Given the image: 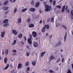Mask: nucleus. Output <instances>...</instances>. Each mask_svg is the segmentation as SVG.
<instances>
[{"mask_svg":"<svg viewBox=\"0 0 73 73\" xmlns=\"http://www.w3.org/2000/svg\"><path fill=\"white\" fill-rule=\"evenodd\" d=\"M30 21H31V19H28L27 20V22H28V23H29Z\"/></svg>","mask_w":73,"mask_h":73,"instance_id":"79ce46f5","label":"nucleus"},{"mask_svg":"<svg viewBox=\"0 0 73 73\" xmlns=\"http://www.w3.org/2000/svg\"><path fill=\"white\" fill-rule=\"evenodd\" d=\"M68 7V5H67L65 8V10H66V9H67Z\"/></svg>","mask_w":73,"mask_h":73,"instance_id":"09e8293b","label":"nucleus"},{"mask_svg":"<svg viewBox=\"0 0 73 73\" xmlns=\"http://www.w3.org/2000/svg\"><path fill=\"white\" fill-rule=\"evenodd\" d=\"M62 27H63V28H64V29H65L66 30L67 29L66 28V26H63Z\"/></svg>","mask_w":73,"mask_h":73,"instance_id":"a19ab883","label":"nucleus"},{"mask_svg":"<svg viewBox=\"0 0 73 73\" xmlns=\"http://www.w3.org/2000/svg\"><path fill=\"white\" fill-rule=\"evenodd\" d=\"M67 36V35L66 34H66L65 35V36H64V42L66 41V36Z\"/></svg>","mask_w":73,"mask_h":73,"instance_id":"dca6fc26","label":"nucleus"},{"mask_svg":"<svg viewBox=\"0 0 73 73\" xmlns=\"http://www.w3.org/2000/svg\"><path fill=\"white\" fill-rule=\"evenodd\" d=\"M23 36V35L21 34H20L19 35V38H19V39H21V37H22Z\"/></svg>","mask_w":73,"mask_h":73,"instance_id":"f3484780","label":"nucleus"},{"mask_svg":"<svg viewBox=\"0 0 73 73\" xmlns=\"http://www.w3.org/2000/svg\"><path fill=\"white\" fill-rule=\"evenodd\" d=\"M64 58H63L62 59V62H64Z\"/></svg>","mask_w":73,"mask_h":73,"instance_id":"3c124183","label":"nucleus"},{"mask_svg":"<svg viewBox=\"0 0 73 73\" xmlns=\"http://www.w3.org/2000/svg\"><path fill=\"white\" fill-rule=\"evenodd\" d=\"M12 32L15 35H17V32L16 30L13 29L12 31Z\"/></svg>","mask_w":73,"mask_h":73,"instance_id":"7ed1b4c3","label":"nucleus"},{"mask_svg":"<svg viewBox=\"0 0 73 73\" xmlns=\"http://www.w3.org/2000/svg\"><path fill=\"white\" fill-rule=\"evenodd\" d=\"M44 27L45 28H46V29H49V26L48 25H45Z\"/></svg>","mask_w":73,"mask_h":73,"instance_id":"9b49d317","label":"nucleus"},{"mask_svg":"<svg viewBox=\"0 0 73 73\" xmlns=\"http://www.w3.org/2000/svg\"><path fill=\"white\" fill-rule=\"evenodd\" d=\"M7 60H8L7 58L5 57L4 59V62L5 64H6L7 62Z\"/></svg>","mask_w":73,"mask_h":73,"instance_id":"f8f14e48","label":"nucleus"},{"mask_svg":"<svg viewBox=\"0 0 73 73\" xmlns=\"http://www.w3.org/2000/svg\"><path fill=\"white\" fill-rule=\"evenodd\" d=\"M45 28H44V27L42 29V32L44 33L45 32Z\"/></svg>","mask_w":73,"mask_h":73,"instance_id":"6ab92c4d","label":"nucleus"},{"mask_svg":"<svg viewBox=\"0 0 73 73\" xmlns=\"http://www.w3.org/2000/svg\"><path fill=\"white\" fill-rule=\"evenodd\" d=\"M60 61V58H59V59H58L56 61V62H59V61Z\"/></svg>","mask_w":73,"mask_h":73,"instance_id":"a18cd8bd","label":"nucleus"},{"mask_svg":"<svg viewBox=\"0 0 73 73\" xmlns=\"http://www.w3.org/2000/svg\"><path fill=\"white\" fill-rule=\"evenodd\" d=\"M13 53H16V52H17V51L16 50H14L12 51Z\"/></svg>","mask_w":73,"mask_h":73,"instance_id":"7c9ffc66","label":"nucleus"},{"mask_svg":"<svg viewBox=\"0 0 73 73\" xmlns=\"http://www.w3.org/2000/svg\"><path fill=\"white\" fill-rule=\"evenodd\" d=\"M42 20H40V22H39V24H41V23H42Z\"/></svg>","mask_w":73,"mask_h":73,"instance_id":"864d4df0","label":"nucleus"},{"mask_svg":"<svg viewBox=\"0 0 73 73\" xmlns=\"http://www.w3.org/2000/svg\"><path fill=\"white\" fill-rule=\"evenodd\" d=\"M27 48H28V49H29V45H27Z\"/></svg>","mask_w":73,"mask_h":73,"instance_id":"4d7b16f0","label":"nucleus"},{"mask_svg":"<svg viewBox=\"0 0 73 73\" xmlns=\"http://www.w3.org/2000/svg\"><path fill=\"white\" fill-rule=\"evenodd\" d=\"M56 1H54L53 2V5H56Z\"/></svg>","mask_w":73,"mask_h":73,"instance_id":"4c0bfd02","label":"nucleus"},{"mask_svg":"<svg viewBox=\"0 0 73 73\" xmlns=\"http://www.w3.org/2000/svg\"><path fill=\"white\" fill-rule=\"evenodd\" d=\"M17 12V8H15V9H14V13H16V12Z\"/></svg>","mask_w":73,"mask_h":73,"instance_id":"58836bf2","label":"nucleus"},{"mask_svg":"<svg viewBox=\"0 0 73 73\" xmlns=\"http://www.w3.org/2000/svg\"><path fill=\"white\" fill-rule=\"evenodd\" d=\"M45 53H46V52H43L41 53L40 56L41 57H43V56L44 55V54H45Z\"/></svg>","mask_w":73,"mask_h":73,"instance_id":"2eb2a0df","label":"nucleus"},{"mask_svg":"<svg viewBox=\"0 0 73 73\" xmlns=\"http://www.w3.org/2000/svg\"><path fill=\"white\" fill-rule=\"evenodd\" d=\"M51 21L53 23V21H54V18H52L51 19Z\"/></svg>","mask_w":73,"mask_h":73,"instance_id":"ea45409f","label":"nucleus"},{"mask_svg":"<svg viewBox=\"0 0 73 73\" xmlns=\"http://www.w3.org/2000/svg\"><path fill=\"white\" fill-rule=\"evenodd\" d=\"M16 43V40H15L13 41V42L11 44V45H14V44H15Z\"/></svg>","mask_w":73,"mask_h":73,"instance_id":"a211bd4d","label":"nucleus"},{"mask_svg":"<svg viewBox=\"0 0 73 73\" xmlns=\"http://www.w3.org/2000/svg\"><path fill=\"white\" fill-rule=\"evenodd\" d=\"M21 22V19L20 18H19V23H20Z\"/></svg>","mask_w":73,"mask_h":73,"instance_id":"e433bc0d","label":"nucleus"},{"mask_svg":"<svg viewBox=\"0 0 73 73\" xmlns=\"http://www.w3.org/2000/svg\"><path fill=\"white\" fill-rule=\"evenodd\" d=\"M9 1H5L4 3V5H7L8 4Z\"/></svg>","mask_w":73,"mask_h":73,"instance_id":"aec40b11","label":"nucleus"},{"mask_svg":"<svg viewBox=\"0 0 73 73\" xmlns=\"http://www.w3.org/2000/svg\"><path fill=\"white\" fill-rule=\"evenodd\" d=\"M10 2H12L13 1V0H10Z\"/></svg>","mask_w":73,"mask_h":73,"instance_id":"774afa93","label":"nucleus"},{"mask_svg":"<svg viewBox=\"0 0 73 73\" xmlns=\"http://www.w3.org/2000/svg\"><path fill=\"white\" fill-rule=\"evenodd\" d=\"M32 64L33 65H36V61H33L32 62Z\"/></svg>","mask_w":73,"mask_h":73,"instance_id":"bb28decb","label":"nucleus"},{"mask_svg":"<svg viewBox=\"0 0 73 73\" xmlns=\"http://www.w3.org/2000/svg\"><path fill=\"white\" fill-rule=\"evenodd\" d=\"M5 54L6 55H7V54H8V49H7L6 50Z\"/></svg>","mask_w":73,"mask_h":73,"instance_id":"a878e982","label":"nucleus"},{"mask_svg":"<svg viewBox=\"0 0 73 73\" xmlns=\"http://www.w3.org/2000/svg\"><path fill=\"white\" fill-rule=\"evenodd\" d=\"M16 1V0H13V3H15V2Z\"/></svg>","mask_w":73,"mask_h":73,"instance_id":"680f3d73","label":"nucleus"},{"mask_svg":"<svg viewBox=\"0 0 73 73\" xmlns=\"http://www.w3.org/2000/svg\"><path fill=\"white\" fill-rule=\"evenodd\" d=\"M48 33H47L46 34V36H48Z\"/></svg>","mask_w":73,"mask_h":73,"instance_id":"0e129e2a","label":"nucleus"},{"mask_svg":"<svg viewBox=\"0 0 73 73\" xmlns=\"http://www.w3.org/2000/svg\"><path fill=\"white\" fill-rule=\"evenodd\" d=\"M50 18H49L47 20V22H49L50 21Z\"/></svg>","mask_w":73,"mask_h":73,"instance_id":"8fccbe9b","label":"nucleus"},{"mask_svg":"<svg viewBox=\"0 0 73 73\" xmlns=\"http://www.w3.org/2000/svg\"><path fill=\"white\" fill-rule=\"evenodd\" d=\"M8 23V19H6L4 20L3 21V24H5L3 25V27H8L9 26V23Z\"/></svg>","mask_w":73,"mask_h":73,"instance_id":"f257e3e1","label":"nucleus"},{"mask_svg":"<svg viewBox=\"0 0 73 73\" xmlns=\"http://www.w3.org/2000/svg\"><path fill=\"white\" fill-rule=\"evenodd\" d=\"M12 54L13 56H15V55H16V54L13 53Z\"/></svg>","mask_w":73,"mask_h":73,"instance_id":"13d9d810","label":"nucleus"},{"mask_svg":"<svg viewBox=\"0 0 73 73\" xmlns=\"http://www.w3.org/2000/svg\"><path fill=\"white\" fill-rule=\"evenodd\" d=\"M54 57L52 56H51L49 57V59L50 60H52V59H54Z\"/></svg>","mask_w":73,"mask_h":73,"instance_id":"ddd939ff","label":"nucleus"},{"mask_svg":"<svg viewBox=\"0 0 73 73\" xmlns=\"http://www.w3.org/2000/svg\"><path fill=\"white\" fill-rule=\"evenodd\" d=\"M28 42H29V44H32V40L31 38H29L28 39Z\"/></svg>","mask_w":73,"mask_h":73,"instance_id":"1a4fd4ad","label":"nucleus"},{"mask_svg":"<svg viewBox=\"0 0 73 73\" xmlns=\"http://www.w3.org/2000/svg\"><path fill=\"white\" fill-rule=\"evenodd\" d=\"M72 69H73V64H72Z\"/></svg>","mask_w":73,"mask_h":73,"instance_id":"e2e57ef3","label":"nucleus"},{"mask_svg":"<svg viewBox=\"0 0 73 73\" xmlns=\"http://www.w3.org/2000/svg\"><path fill=\"white\" fill-rule=\"evenodd\" d=\"M66 13H69V9H66V10H65Z\"/></svg>","mask_w":73,"mask_h":73,"instance_id":"2f4dec72","label":"nucleus"},{"mask_svg":"<svg viewBox=\"0 0 73 73\" xmlns=\"http://www.w3.org/2000/svg\"><path fill=\"white\" fill-rule=\"evenodd\" d=\"M29 10L30 11H31V12H34V11H35V9L34 8H30Z\"/></svg>","mask_w":73,"mask_h":73,"instance_id":"9d476101","label":"nucleus"},{"mask_svg":"<svg viewBox=\"0 0 73 73\" xmlns=\"http://www.w3.org/2000/svg\"><path fill=\"white\" fill-rule=\"evenodd\" d=\"M60 25V24L59 23H57L56 24V27H59Z\"/></svg>","mask_w":73,"mask_h":73,"instance_id":"72a5a7b5","label":"nucleus"},{"mask_svg":"<svg viewBox=\"0 0 73 73\" xmlns=\"http://www.w3.org/2000/svg\"><path fill=\"white\" fill-rule=\"evenodd\" d=\"M29 70H30V68L28 67L27 69V71H29Z\"/></svg>","mask_w":73,"mask_h":73,"instance_id":"c03bdc74","label":"nucleus"},{"mask_svg":"<svg viewBox=\"0 0 73 73\" xmlns=\"http://www.w3.org/2000/svg\"><path fill=\"white\" fill-rule=\"evenodd\" d=\"M33 45L34 47H37L38 46V43L36 42H34Z\"/></svg>","mask_w":73,"mask_h":73,"instance_id":"0eeeda50","label":"nucleus"},{"mask_svg":"<svg viewBox=\"0 0 73 73\" xmlns=\"http://www.w3.org/2000/svg\"><path fill=\"white\" fill-rule=\"evenodd\" d=\"M29 37L32 38V35H29Z\"/></svg>","mask_w":73,"mask_h":73,"instance_id":"de8ad7c7","label":"nucleus"},{"mask_svg":"<svg viewBox=\"0 0 73 73\" xmlns=\"http://www.w3.org/2000/svg\"><path fill=\"white\" fill-rule=\"evenodd\" d=\"M49 73H54L55 72H54V71L52 70H49Z\"/></svg>","mask_w":73,"mask_h":73,"instance_id":"393cba45","label":"nucleus"},{"mask_svg":"<svg viewBox=\"0 0 73 73\" xmlns=\"http://www.w3.org/2000/svg\"><path fill=\"white\" fill-rule=\"evenodd\" d=\"M9 13V11H7L5 13L6 14H7L8 13Z\"/></svg>","mask_w":73,"mask_h":73,"instance_id":"052dcab7","label":"nucleus"},{"mask_svg":"<svg viewBox=\"0 0 73 73\" xmlns=\"http://www.w3.org/2000/svg\"><path fill=\"white\" fill-rule=\"evenodd\" d=\"M20 44H22V45H24V43L23 41H21L20 42Z\"/></svg>","mask_w":73,"mask_h":73,"instance_id":"473e14b6","label":"nucleus"},{"mask_svg":"<svg viewBox=\"0 0 73 73\" xmlns=\"http://www.w3.org/2000/svg\"><path fill=\"white\" fill-rule=\"evenodd\" d=\"M9 64H8L7 66L5 68V69H7L9 67Z\"/></svg>","mask_w":73,"mask_h":73,"instance_id":"c9c22d12","label":"nucleus"},{"mask_svg":"<svg viewBox=\"0 0 73 73\" xmlns=\"http://www.w3.org/2000/svg\"><path fill=\"white\" fill-rule=\"evenodd\" d=\"M52 35H51L50 36L49 38H52Z\"/></svg>","mask_w":73,"mask_h":73,"instance_id":"6e6d98bb","label":"nucleus"},{"mask_svg":"<svg viewBox=\"0 0 73 73\" xmlns=\"http://www.w3.org/2000/svg\"><path fill=\"white\" fill-rule=\"evenodd\" d=\"M32 34L33 35V36L34 37H36L37 36V34H36V32L33 31L32 33Z\"/></svg>","mask_w":73,"mask_h":73,"instance_id":"20e7f679","label":"nucleus"},{"mask_svg":"<svg viewBox=\"0 0 73 73\" xmlns=\"http://www.w3.org/2000/svg\"><path fill=\"white\" fill-rule=\"evenodd\" d=\"M5 35V32L4 31H3V32L1 33V36L2 38H3L4 37V36Z\"/></svg>","mask_w":73,"mask_h":73,"instance_id":"423d86ee","label":"nucleus"},{"mask_svg":"<svg viewBox=\"0 0 73 73\" xmlns=\"http://www.w3.org/2000/svg\"><path fill=\"white\" fill-rule=\"evenodd\" d=\"M45 7V11L46 12H48V11H50V10H51V9L52 8V7L51 6H49L46 5Z\"/></svg>","mask_w":73,"mask_h":73,"instance_id":"f03ea898","label":"nucleus"},{"mask_svg":"<svg viewBox=\"0 0 73 73\" xmlns=\"http://www.w3.org/2000/svg\"><path fill=\"white\" fill-rule=\"evenodd\" d=\"M27 8L24 9L22 10V12H25L26 11H27Z\"/></svg>","mask_w":73,"mask_h":73,"instance_id":"c756f323","label":"nucleus"},{"mask_svg":"<svg viewBox=\"0 0 73 73\" xmlns=\"http://www.w3.org/2000/svg\"><path fill=\"white\" fill-rule=\"evenodd\" d=\"M29 55V54L28 52L27 53V56H28Z\"/></svg>","mask_w":73,"mask_h":73,"instance_id":"49530a36","label":"nucleus"},{"mask_svg":"<svg viewBox=\"0 0 73 73\" xmlns=\"http://www.w3.org/2000/svg\"><path fill=\"white\" fill-rule=\"evenodd\" d=\"M29 61H27L26 63V66H28L29 65Z\"/></svg>","mask_w":73,"mask_h":73,"instance_id":"c85d7f7f","label":"nucleus"},{"mask_svg":"<svg viewBox=\"0 0 73 73\" xmlns=\"http://www.w3.org/2000/svg\"><path fill=\"white\" fill-rule=\"evenodd\" d=\"M39 5H40V3H39V2H37L35 5V7H38L39 6Z\"/></svg>","mask_w":73,"mask_h":73,"instance_id":"5701e85b","label":"nucleus"},{"mask_svg":"<svg viewBox=\"0 0 73 73\" xmlns=\"http://www.w3.org/2000/svg\"><path fill=\"white\" fill-rule=\"evenodd\" d=\"M24 39H25V41H26V40H27V38L26 37H25V36L24 37Z\"/></svg>","mask_w":73,"mask_h":73,"instance_id":"5fc2aeb1","label":"nucleus"},{"mask_svg":"<svg viewBox=\"0 0 73 73\" xmlns=\"http://www.w3.org/2000/svg\"><path fill=\"white\" fill-rule=\"evenodd\" d=\"M44 5H46V2H44Z\"/></svg>","mask_w":73,"mask_h":73,"instance_id":"338daca9","label":"nucleus"},{"mask_svg":"<svg viewBox=\"0 0 73 73\" xmlns=\"http://www.w3.org/2000/svg\"><path fill=\"white\" fill-rule=\"evenodd\" d=\"M39 13H42V11H41V10H40L39 11Z\"/></svg>","mask_w":73,"mask_h":73,"instance_id":"bf43d9fd","label":"nucleus"},{"mask_svg":"<svg viewBox=\"0 0 73 73\" xmlns=\"http://www.w3.org/2000/svg\"><path fill=\"white\" fill-rule=\"evenodd\" d=\"M4 52L3 51L2 52V55H4Z\"/></svg>","mask_w":73,"mask_h":73,"instance_id":"69168bd1","label":"nucleus"},{"mask_svg":"<svg viewBox=\"0 0 73 73\" xmlns=\"http://www.w3.org/2000/svg\"><path fill=\"white\" fill-rule=\"evenodd\" d=\"M3 8L4 10H7V9H8V7H3Z\"/></svg>","mask_w":73,"mask_h":73,"instance_id":"b1692460","label":"nucleus"},{"mask_svg":"<svg viewBox=\"0 0 73 73\" xmlns=\"http://www.w3.org/2000/svg\"><path fill=\"white\" fill-rule=\"evenodd\" d=\"M50 3H52L53 1V0H49Z\"/></svg>","mask_w":73,"mask_h":73,"instance_id":"603ef678","label":"nucleus"},{"mask_svg":"<svg viewBox=\"0 0 73 73\" xmlns=\"http://www.w3.org/2000/svg\"><path fill=\"white\" fill-rule=\"evenodd\" d=\"M31 4L32 5H33L34 4V1H32Z\"/></svg>","mask_w":73,"mask_h":73,"instance_id":"37998d69","label":"nucleus"},{"mask_svg":"<svg viewBox=\"0 0 73 73\" xmlns=\"http://www.w3.org/2000/svg\"><path fill=\"white\" fill-rule=\"evenodd\" d=\"M22 66V64L20 63L19 64V69H20Z\"/></svg>","mask_w":73,"mask_h":73,"instance_id":"4be33fe9","label":"nucleus"},{"mask_svg":"<svg viewBox=\"0 0 73 73\" xmlns=\"http://www.w3.org/2000/svg\"><path fill=\"white\" fill-rule=\"evenodd\" d=\"M61 44V42L60 41L56 43V47H57V46H58L59 45H60Z\"/></svg>","mask_w":73,"mask_h":73,"instance_id":"39448f33","label":"nucleus"},{"mask_svg":"<svg viewBox=\"0 0 73 73\" xmlns=\"http://www.w3.org/2000/svg\"><path fill=\"white\" fill-rule=\"evenodd\" d=\"M57 8H58L59 9H60L61 8V7L59 5H58L56 6Z\"/></svg>","mask_w":73,"mask_h":73,"instance_id":"f704fd0d","label":"nucleus"},{"mask_svg":"<svg viewBox=\"0 0 73 73\" xmlns=\"http://www.w3.org/2000/svg\"><path fill=\"white\" fill-rule=\"evenodd\" d=\"M29 27L30 28H32V27H34V25L33 24H31L29 26Z\"/></svg>","mask_w":73,"mask_h":73,"instance_id":"412c9836","label":"nucleus"},{"mask_svg":"<svg viewBox=\"0 0 73 73\" xmlns=\"http://www.w3.org/2000/svg\"><path fill=\"white\" fill-rule=\"evenodd\" d=\"M65 6H64L62 7V12H64L65 11Z\"/></svg>","mask_w":73,"mask_h":73,"instance_id":"4468645a","label":"nucleus"},{"mask_svg":"<svg viewBox=\"0 0 73 73\" xmlns=\"http://www.w3.org/2000/svg\"><path fill=\"white\" fill-rule=\"evenodd\" d=\"M67 73H72V71H71L70 69H69Z\"/></svg>","mask_w":73,"mask_h":73,"instance_id":"cd10ccee","label":"nucleus"},{"mask_svg":"<svg viewBox=\"0 0 73 73\" xmlns=\"http://www.w3.org/2000/svg\"><path fill=\"white\" fill-rule=\"evenodd\" d=\"M71 18L72 19H73V10H72L71 12V14L70 15Z\"/></svg>","mask_w":73,"mask_h":73,"instance_id":"6e6552de","label":"nucleus"}]
</instances>
